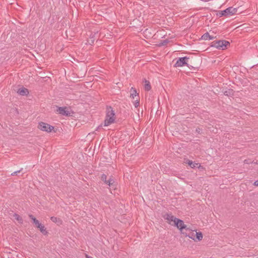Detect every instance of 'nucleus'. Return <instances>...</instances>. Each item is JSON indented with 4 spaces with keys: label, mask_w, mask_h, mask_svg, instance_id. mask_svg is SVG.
Returning <instances> with one entry per match:
<instances>
[{
    "label": "nucleus",
    "mask_w": 258,
    "mask_h": 258,
    "mask_svg": "<svg viewBox=\"0 0 258 258\" xmlns=\"http://www.w3.org/2000/svg\"><path fill=\"white\" fill-rule=\"evenodd\" d=\"M189 58L186 56L179 57L174 65V67H181L186 65L187 66L188 61Z\"/></svg>",
    "instance_id": "nucleus-5"
},
{
    "label": "nucleus",
    "mask_w": 258,
    "mask_h": 258,
    "mask_svg": "<svg viewBox=\"0 0 258 258\" xmlns=\"http://www.w3.org/2000/svg\"><path fill=\"white\" fill-rule=\"evenodd\" d=\"M102 125H100L98 126L97 128L96 129V131H98L99 129L102 128Z\"/></svg>",
    "instance_id": "nucleus-32"
},
{
    "label": "nucleus",
    "mask_w": 258,
    "mask_h": 258,
    "mask_svg": "<svg viewBox=\"0 0 258 258\" xmlns=\"http://www.w3.org/2000/svg\"><path fill=\"white\" fill-rule=\"evenodd\" d=\"M217 15L219 17H222L223 16H225V13L223 12V11H219L217 13Z\"/></svg>",
    "instance_id": "nucleus-22"
},
{
    "label": "nucleus",
    "mask_w": 258,
    "mask_h": 258,
    "mask_svg": "<svg viewBox=\"0 0 258 258\" xmlns=\"http://www.w3.org/2000/svg\"><path fill=\"white\" fill-rule=\"evenodd\" d=\"M182 234L184 235L186 237H188L191 239L195 240V234L193 231H191L188 228L187 231H185L184 232H182Z\"/></svg>",
    "instance_id": "nucleus-10"
},
{
    "label": "nucleus",
    "mask_w": 258,
    "mask_h": 258,
    "mask_svg": "<svg viewBox=\"0 0 258 258\" xmlns=\"http://www.w3.org/2000/svg\"><path fill=\"white\" fill-rule=\"evenodd\" d=\"M169 42V41L168 39H165L162 40L161 43L159 44L160 46H164L167 45V44Z\"/></svg>",
    "instance_id": "nucleus-21"
},
{
    "label": "nucleus",
    "mask_w": 258,
    "mask_h": 258,
    "mask_svg": "<svg viewBox=\"0 0 258 258\" xmlns=\"http://www.w3.org/2000/svg\"><path fill=\"white\" fill-rule=\"evenodd\" d=\"M14 217L16 220H17L18 221H19L20 223H22L23 219L22 217L19 216L18 214H14Z\"/></svg>",
    "instance_id": "nucleus-19"
},
{
    "label": "nucleus",
    "mask_w": 258,
    "mask_h": 258,
    "mask_svg": "<svg viewBox=\"0 0 258 258\" xmlns=\"http://www.w3.org/2000/svg\"><path fill=\"white\" fill-rule=\"evenodd\" d=\"M101 179L103 181H104V182L105 183H106L107 180V176L105 174H102Z\"/></svg>",
    "instance_id": "nucleus-23"
},
{
    "label": "nucleus",
    "mask_w": 258,
    "mask_h": 258,
    "mask_svg": "<svg viewBox=\"0 0 258 258\" xmlns=\"http://www.w3.org/2000/svg\"><path fill=\"white\" fill-rule=\"evenodd\" d=\"M251 163H252V162H251L249 159H245L244 160V163L249 164Z\"/></svg>",
    "instance_id": "nucleus-29"
},
{
    "label": "nucleus",
    "mask_w": 258,
    "mask_h": 258,
    "mask_svg": "<svg viewBox=\"0 0 258 258\" xmlns=\"http://www.w3.org/2000/svg\"><path fill=\"white\" fill-rule=\"evenodd\" d=\"M164 218L167 220L169 221V223L171 225H174L176 221V219H177V218L174 217L171 214H167L165 216Z\"/></svg>",
    "instance_id": "nucleus-9"
},
{
    "label": "nucleus",
    "mask_w": 258,
    "mask_h": 258,
    "mask_svg": "<svg viewBox=\"0 0 258 258\" xmlns=\"http://www.w3.org/2000/svg\"><path fill=\"white\" fill-rule=\"evenodd\" d=\"M232 90L230 89L228 91H225L224 94L225 95L229 96L231 95V92H232Z\"/></svg>",
    "instance_id": "nucleus-25"
},
{
    "label": "nucleus",
    "mask_w": 258,
    "mask_h": 258,
    "mask_svg": "<svg viewBox=\"0 0 258 258\" xmlns=\"http://www.w3.org/2000/svg\"><path fill=\"white\" fill-rule=\"evenodd\" d=\"M38 128L42 131L46 132L47 133H50L54 129L53 126L42 121L39 122Z\"/></svg>",
    "instance_id": "nucleus-4"
},
{
    "label": "nucleus",
    "mask_w": 258,
    "mask_h": 258,
    "mask_svg": "<svg viewBox=\"0 0 258 258\" xmlns=\"http://www.w3.org/2000/svg\"><path fill=\"white\" fill-rule=\"evenodd\" d=\"M29 216L30 218L33 221L34 224L38 220L36 219L32 215H30Z\"/></svg>",
    "instance_id": "nucleus-24"
},
{
    "label": "nucleus",
    "mask_w": 258,
    "mask_h": 258,
    "mask_svg": "<svg viewBox=\"0 0 258 258\" xmlns=\"http://www.w3.org/2000/svg\"><path fill=\"white\" fill-rule=\"evenodd\" d=\"M17 92L18 94L22 96L27 95L29 94L28 90L24 87L19 88Z\"/></svg>",
    "instance_id": "nucleus-11"
},
{
    "label": "nucleus",
    "mask_w": 258,
    "mask_h": 258,
    "mask_svg": "<svg viewBox=\"0 0 258 258\" xmlns=\"http://www.w3.org/2000/svg\"><path fill=\"white\" fill-rule=\"evenodd\" d=\"M201 62L200 58H191L188 61L187 67L194 70H197L199 68Z\"/></svg>",
    "instance_id": "nucleus-3"
},
{
    "label": "nucleus",
    "mask_w": 258,
    "mask_h": 258,
    "mask_svg": "<svg viewBox=\"0 0 258 258\" xmlns=\"http://www.w3.org/2000/svg\"><path fill=\"white\" fill-rule=\"evenodd\" d=\"M138 93H137V90H136V89L135 88H133V87H132L131 89V95H130V97L133 98V99H134L135 97L137 96H138Z\"/></svg>",
    "instance_id": "nucleus-14"
},
{
    "label": "nucleus",
    "mask_w": 258,
    "mask_h": 258,
    "mask_svg": "<svg viewBox=\"0 0 258 258\" xmlns=\"http://www.w3.org/2000/svg\"><path fill=\"white\" fill-rule=\"evenodd\" d=\"M23 170V168H21L20 170H18L17 171H15L14 172H13L12 174H11V175L12 176H14V175H15L16 174H17V173H20L22 170Z\"/></svg>",
    "instance_id": "nucleus-27"
},
{
    "label": "nucleus",
    "mask_w": 258,
    "mask_h": 258,
    "mask_svg": "<svg viewBox=\"0 0 258 258\" xmlns=\"http://www.w3.org/2000/svg\"><path fill=\"white\" fill-rule=\"evenodd\" d=\"M237 8H234L233 7H229L223 11V12L225 13V16H231L236 14L237 12Z\"/></svg>",
    "instance_id": "nucleus-7"
},
{
    "label": "nucleus",
    "mask_w": 258,
    "mask_h": 258,
    "mask_svg": "<svg viewBox=\"0 0 258 258\" xmlns=\"http://www.w3.org/2000/svg\"><path fill=\"white\" fill-rule=\"evenodd\" d=\"M50 220L53 222L57 223V224H61V223H62V220L60 218H57L56 217H54V216L51 217L50 218Z\"/></svg>",
    "instance_id": "nucleus-15"
},
{
    "label": "nucleus",
    "mask_w": 258,
    "mask_h": 258,
    "mask_svg": "<svg viewBox=\"0 0 258 258\" xmlns=\"http://www.w3.org/2000/svg\"><path fill=\"white\" fill-rule=\"evenodd\" d=\"M203 238V234L202 232H196L195 234V240L201 241Z\"/></svg>",
    "instance_id": "nucleus-16"
},
{
    "label": "nucleus",
    "mask_w": 258,
    "mask_h": 258,
    "mask_svg": "<svg viewBox=\"0 0 258 258\" xmlns=\"http://www.w3.org/2000/svg\"><path fill=\"white\" fill-rule=\"evenodd\" d=\"M115 117L114 111L111 106L107 107L106 118L104 120V126H108L114 122Z\"/></svg>",
    "instance_id": "nucleus-1"
},
{
    "label": "nucleus",
    "mask_w": 258,
    "mask_h": 258,
    "mask_svg": "<svg viewBox=\"0 0 258 258\" xmlns=\"http://www.w3.org/2000/svg\"><path fill=\"white\" fill-rule=\"evenodd\" d=\"M86 258H93L92 256H89L88 255H86Z\"/></svg>",
    "instance_id": "nucleus-34"
},
{
    "label": "nucleus",
    "mask_w": 258,
    "mask_h": 258,
    "mask_svg": "<svg viewBox=\"0 0 258 258\" xmlns=\"http://www.w3.org/2000/svg\"><path fill=\"white\" fill-rule=\"evenodd\" d=\"M186 163L189 165L190 166V167H191L192 168H194L195 167H196L198 165V163H196L194 162H192V161L191 160H187V162Z\"/></svg>",
    "instance_id": "nucleus-17"
},
{
    "label": "nucleus",
    "mask_w": 258,
    "mask_h": 258,
    "mask_svg": "<svg viewBox=\"0 0 258 258\" xmlns=\"http://www.w3.org/2000/svg\"><path fill=\"white\" fill-rule=\"evenodd\" d=\"M174 225L179 229L181 233L183 232L182 230L183 229H185V231H187V230H188V228L186 227V225L184 224L183 221L178 218L176 219Z\"/></svg>",
    "instance_id": "nucleus-6"
},
{
    "label": "nucleus",
    "mask_w": 258,
    "mask_h": 258,
    "mask_svg": "<svg viewBox=\"0 0 258 258\" xmlns=\"http://www.w3.org/2000/svg\"><path fill=\"white\" fill-rule=\"evenodd\" d=\"M114 180L111 177H110L109 179L107 180L105 184H106L107 185H108L110 186H111L113 185V184L114 183Z\"/></svg>",
    "instance_id": "nucleus-20"
},
{
    "label": "nucleus",
    "mask_w": 258,
    "mask_h": 258,
    "mask_svg": "<svg viewBox=\"0 0 258 258\" xmlns=\"http://www.w3.org/2000/svg\"><path fill=\"white\" fill-rule=\"evenodd\" d=\"M196 132L199 134H201L202 133V129L199 127H197L196 130Z\"/></svg>",
    "instance_id": "nucleus-28"
},
{
    "label": "nucleus",
    "mask_w": 258,
    "mask_h": 258,
    "mask_svg": "<svg viewBox=\"0 0 258 258\" xmlns=\"http://www.w3.org/2000/svg\"><path fill=\"white\" fill-rule=\"evenodd\" d=\"M145 89L147 91H149L151 89L150 83L149 81L145 80V84L144 86Z\"/></svg>",
    "instance_id": "nucleus-18"
},
{
    "label": "nucleus",
    "mask_w": 258,
    "mask_h": 258,
    "mask_svg": "<svg viewBox=\"0 0 258 258\" xmlns=\"http://www.w3.org/2000/svg\"><path fill=\"white\" fill-rule=\"evenodd\" d=\"M40 232L44 235H46L48 234V232L46 230V228L45 226L41 224L38 227V228Z\"/></svg>",
    "instance_id": "nucleus-12"
},
{
    "label": "nucleus",
    "mask_w": 258,
    "mask_h": 258,
    "mask_svg": "<svg viewBox=\"0 0 258 258\" xmlns=\"http://www.w3.org/2000/svg\"><path fill=\"white\" fill-rule=\"evenodd\" d=\"M34 224L35 225V226L38 228V226H40V225L41 224V223H39V221L37 220V221L34 223Z\"/></svg>",
    "instance_id": "nucleus-30"
},
{
    "label": "nucleus",
    "mask_w": 258,
    "mask_h": 258,
    "mask_svg": "<svg viewBox=\"0 0 258 258\" xmlns=\"http://www.w3.org/2000/svg\"><path fill=\"white\" fill-rule=\"evenodd\" d=\"M148 30H148V29H146L145 30L144 33H147L148 32Z\"/></svg>",
    "instance_id": "nucleus-33"
},
{
    "label": "nucleus",
    "mask_w": 258,
    "mask_h": 258,
    "mask_svg": "<svg viewBox=\"0 0 258 258\" xmlns=\"http://www.w3.org/2000/svg\"><path fill=\"white\" fill-rule=\"evenodd\" d=\"M230 45V42L225 40H215L211 44V47L220 50H225Z\"/></svg>",
    "instance_id": "nucleus-2"
},
{
    "label": "nucleus",
    "mask_w": 258,
    "mask_h": 258,
    "mask_svg": "<svg viewBox=\"0 0 258 258\" xmlns=\"http://www.w3.org/2000/svg\"><path fill=\"white\" fill-rule=\"evenodd\" d=\"M254 185H255V186H258V180H256V181L254 182Z\"/></svg>",
    "instance_id": "nucleus-31"
},
{
    "label": "nucleus",
    "mask_w": 258,
    "mask_h": 258,
    "mask_svg": "<svg viewBox=\"0 0 258 258\" xmlns=\"http://www.w3.org/2000/svg\"><path fill=\"white\" fill-rule=\"evenodd\" d=\"M214 38V37L210 35L208 32L205 33L202 36V39L204 40H213Z\"/></svg>",
    "instance_id": "nucleus-13"
},
{
    "label": "nucleus",
    "mask_w": 258,
    "mask_h": 258,
    "mask_svg": "<svg viewBox=\"0 0 258 258\" xmlns=\"http://www.w3.org/2000/svg\"><path fill=\"white\" fill-rule=\"evenodd\" d=\"M58 114L68 116H71V113L66 107H58L56 110Z\"/></svg>",
    "instance_id": "nucleus-8"
},
{
    "label": "nucleus",
    "mask_w": 258,
    "mask_h": 258,
    "mask_svg": "<svg viewBox=\"0 0 258 258\" xmlns=\"http://www.w3.org/2000/svg\"><path fill=\"white\" fill-rule=\"evenodd\" d=\"M140 102L139 100H136L134 103V105L136 108L138 107L139 106Z\"/></svg>",
    "instance_id": "nucleus-26"
}]
</instances>
